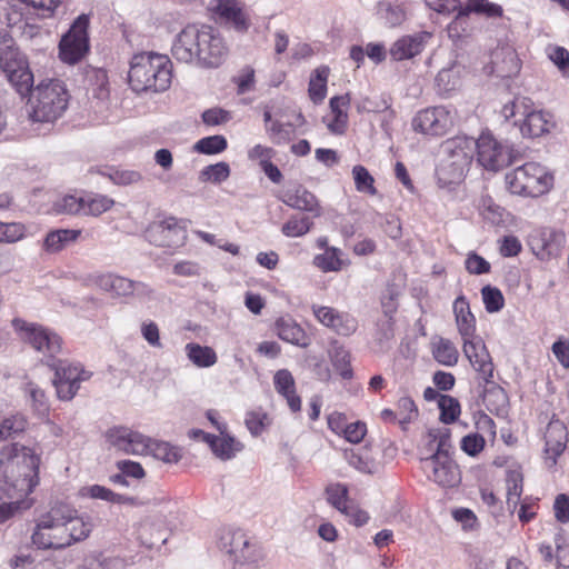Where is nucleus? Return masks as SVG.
<instances>
[{
    "label": "nucleus",
    "instance_id": "nucleus-1",
    "mask_svg": "<svg viewBox=\"0 0 569 569\" xmlns=\"http://www.w3.org/2000/svg\"><path fill=\"white\" fill-rule=\"evenodd\" d=\"M40 463L41 456L32 447L20 442L1 447L0 489L8 498L16 500L0 503V522L32 506L28 497L39 485Z\"/></svg>",
    "mask_w": 569,
    "mask_h": 569
},
{
    "label": "nucleus",
    "instance_id": "nucleus-2",
    "mask_svg": "<svg viewBox=\"0 0 569 569\" xmlns=\"http://www.w3.org/2000/svg\"><path fill=\"white\" fill-rule=\"evenodd\" d=\"M93 519L67 503H57L39 516L31 539L39 549H64L86 540Z\"/></svg>",
    "mask_w": 569,
    "mask_h": 569
},
{
    "label": "nucleus",
    "instance_id": "nucleus-3",
    "mask_svg": "<svg viewBox=\"0 0 569 569\" xmlns=\"http://www.w3.org/2000/svg\"><path fill=\"white\" fill-rule=\"evenodd\" d=\"M171 53L179 62L213 69L224 62L229 48L214 28L189 24L174 37Z\"/></svg>",
    "mask_w": 569,
    "mask_h": 569
},
{
    "label": "nucleus",
    "instance_id": "nucleus-4",
    "mask_svg": "<svg viewBox=\"0 0 569 569\" xmlns=\"http://www.w3.org/2000/svg\"><path fill=\"white\" fill-rule=\"evenodd\" d=\"M129 84L138 93H158L169 89L172 79V63L168 56L152 51L132 57Z\"/></svg>",
    "mask_w": 569,
    "mask_h": 569
},
{
    "label": "nucleus",
    "instance_id": "nucleus-5",
    "mask_svg": "<svg viewBox=\"0 0 569 569\" xmlns=\"http://www.w3.org/2000/svg\"><path fill=\"white\" fill-rule=\"evenodd\" d=\"M29 91L27 108L32 122L52 123L67 110L70 94L63 81L46 79Z\"/></svg>",
    "mask_w": 569,
    "mask_h": 569
},
{
    "label": "nucleus",
    "instance_id": "nucleus-6",
    "mask_svg": "<svg viewBox=\"0 0 569 569\" xmlns=\"http://www.w3.org/2000/svg\"><path fill=\"white\" fill-rule=\"evenodd\" d=\"M551 171L538 163L526 162L505 174L506 189L512 196L538 198L548 193L553 187Z\"/></svg>",
    "mask_w": 569,
    "mask_h": 569
},
{
    "label": "nucleus",
    "instance_id": "nucleus-7",
    "mask_svg": "<svg viewBox=\"0 0 569 569\" xmlns=\"http://www.w3.org/2000/svg\"><path fill=\"white\" fill-rule=\"evenodd\" d=\"M442 157L437 167V177L441 184H451L463 179L473 153L475 140L468 137H455L442 143Z\"/></svg>",
    "mask_w": 569,
    "mask_h": 569
},
{
    "label": "nucleus",
    "instance_id": "nucleus-8",
    "mask_svg": "<svg viewBox=\"0 0 569 569\" xmlns=\"http://www.w3.org/2000/svg\"><path fill=\"white\" fill-rule=\"evenodd\" d=\"M500 113L506 120L515 119L513 124L527 138L540 137L553 126L550 113L538 109L527 97L513 98L502 106Z\"/></svg>",
    "mask_w": 569,
    "mask_h": 569
},
{
    "label": "nucleus",
    "instance_id": "nucleus-9",
    "mask_svg": "<svg viewBox=\"0 0 569 569\" xmlns=\"http://www.w3.org/2000/svg\"><path fill=\"white\" fill-rule=\"evenodd\" d=\"M218 547L234 567L257 566L263 559L261 547L241 529H222L218 537Z\"/></svg>",
    "mask_w": 569,
    "mask_h": 569
},
{
    "label": "nucleus",
    "instance_id": "nucleus-10",
    "mask_svg": "<svg viewBox=\"0 0 569 569\" xmlns=\"http://www.w3.org/2000/svg\"><path fill=\"white\" fill-rule=\"evenodd\" d=\"M0 68L20 93L29 91L33 74L27 58L16 47L8 31H0Z\"/></svg>",
    "mask_w": 569,
    "mask_h": 569
},
{
    "label": "nucleus",
    "instance_id": "nucleus-11",
    "mask_svg": "<svg viewBox=\"0 0 569 569\" xmlns=\"http://www.w3.org/2000/svg\"><path fill=\"white\" fill-rule=\"evenodd\" d=\"M11 325L22 342L28 343L49 360H53L56 356L61 353L62 338L52 329L20 318L13 319Z\"/></svg>",
    "mask_w": 569,
    "mask_h": 569
},
{
    "label": "nucleus",
    "instance_id": "nucleus-12",
    "mask_svg": "<svg viewBox=\"0 0 569 569\" xmlns=\"http://www.w3.org/2000/svg\"><path fill=\"white\" fill-rule=\"evenodd\" d=\"M54 371L52 385L56 389L57 398L61 401L72 400L81 388L83 382L89 381L93 372L87 369L82 363L69 360H59L49 363Z\"/></svg>",
    "mask_w": 569,
    "mask_h": 569
},
{
    "label": "nucleus",
    "instance_id": "nucleus-13",
    "mask_svg": "<svg viewBox=\"0 0 569 569\" xmlns=\"http://www.w3.org/2000/svg\"><path fill=\"white\" fill-rule=\"evenodd\" d=\"M457 112L447 106L429 107L418 111L412 118L411 126L416 132L429 137L447 134L455 126Z\"/></svg>",
    "mask_w": 569,
    "mask_h": 569
},
{
    "label": "nucleus",
    "instance_id": "nucleus-14",
    "mask_svg": "<svg viewBox=\"0 0 569 569\" xmlns=\"http://www.w3.org/2000/svg\"><path fill=\"white\" fill-rule=\"evenodd\" d=\"M89 16L80 14L60 40L59 58L68 64L79 62L89 50Z\"/></svg>",
    "mask_w": 569,
    "mask_h": 569
},
{
    "label": "nucleus",
    "instance_id": "nucleus-15",
    "mask_svg": "<svg viewBox=\"0 0 569 569\" xmlns=\"http://www.w3.org/2000/svg\"><path fill=\"white\" fill-rule=\"evenodd\" d=\"M475 150L478 163L488 171L497 172L512 162L511 149L489 132L475 141Z\"/></svg>",
    "mask_w": 569,
    "mask_h": 569
},
{
    "label": "nucleus",
    "instance_id": "nucleus-16",
    "mask_svg": "<svg viewBox=\"0 0 569 569\" xmlns=\"http://www.w3.org/2000/svg\"><path fill=\"white\" fill-rule=\"evenodd\" d=\"M109 448L129 456H148L151 437L129 427L118 426L104 433Z\"/></svg>",
    "mask_w": 569,
    "mask_h": 569
},
{
    "label": "nucleus",
    "instance_id": "nucleus-17",
    "mask_svg": "<svg viewBox=\"0 0 569 569\" xmlns=\"http://www.w3.org/2000/svg\"><path fill=\"white\" fill-rule=\"evenodd\" d=\"M422 469L428 479L443 488H452L460 480V471L456 462L445 452H433L421 459Z\"/></svg>",
    "mask_w": 569,
    "mask_h": 569
},
{
    "label": "nucleus",
    "instance_id": "nucleus-18",
    "mask_svg": "<svg viewBox=\"0 0 569 569\" xmlns=\"http://www.w3.org/2000/svg\"><path fill=\"white\" fill-rule=\"evenodd\" d=\"M462 351L472 368L488 382L493 375V363L483 340L473 335L462 338Z\"/></svg>",
    "mask_w": 569,
    "mask_h": 569
},
{
    "label": "nucleus",
    "instance_id": "nucleus-19",
    "mask_svg": "<svg viewBox=\"0 0 569 569\" xmlns=\"http://www.w3.org/2000/svg\"><path fill=\"white\" fill-rule=\"evenodd\" d=\"M146 238L156 246L176 248L183 243L186 231L177 224L176 219L169 218L150 224Z\"/></svg>",
    "mask_w": 569,
    "mask_h": 569
},
{
    "label": "nucleus",
    "instance_id": "nucleus-20",
    "mask_svg": "<svg viewBox=\"0 0 569 569\" xmlns=\"http://www.w3.org/2000/svg\"><path fill=\"white\" fill-rule=\"evenodd\" d=\"M545 462L549 468L557 463L568 442L567 427L559 419H551L545 433Z\"/></svg>",
    "mask_w": 569,
    "mask_h": 569
},
{
    "label": "nucleus",
    "instance_id": "nucleus-21",
    "mask_svg": "<svg viewBox=\"0 0 569 569\" xmlns=\"http://www.w3.org/2000/svg\"><path fill=\"white\" fill-rule=\"evenodd\" d=\"M482 14L488 18H496L502 14L501 6L490 2L489 0H468L466 7L460 4L459 13L455 20L448 26V33L450 38H459V28L466 22L469 13Z\"/></svg>",
    "mask_w": 569,
    "mask_h": 569
},
{
    "label": "nucleus",
    "instance_id": "nucleus-22",
    "mask_svg": "<svg viewBox=\"0 0 569 569\" xmlns=\"http://www.w3.org/2000/svg\"><path fill=\"white\" fill-rule=\"evenodd\" d=\"M431 38L432 33L429 31L402 36L392 43L389 50L390 57L395 61L412 59L422 52Z\"/></svg>",
    "mask_w": 569,
    "mask_h": 569
},
{
    "label": "nucleus",
    "instance_id": "nucleus-23",
    "mask_svg": "<svg viewBox=\"0 0 569 569\" xmlns=\"http://www.w3.org/2000/svg\"><path fill=\"white\" fill-rule=\"evenodd\" d=\"M88 282L116 298L131 297L132 280L116 273H94L88 277Z\"/></svg>",
    "mask_w": 569,
    "mask_h": 569
},
{
    "label": "nucleus",
    "instance_id": "nucleus-24",
    "mask_svg": "<svg viewBox=\"0 0 569 569\" xmlns=\"http://www.w3.org/2000/svg\"><path fill=\"white\" fill-rule=\"evenodd\" d=\"M466 68L457 60L443 67L435 78V86L439 94L447 97L462 86Z\"/></svg>",
    "mask_w": 569,
    "mask_h": 569
},
{
    "label": "nucleus",
    "instance_id": "nucleus-25",
    "mask_svg": "<svg viewBox=\"0 0 569 569\" xmlns=\"http://www.w3.org/2000/svg\"><path fill=\"white\" fill-rule=\"evenodd\" d=\"M350 97L348 93L335 96L329 101L330 114L323 118L328 130L333 134H343L348 127V108Z\"/></svg>",
    "mask_w": 569,
    "mask_h": 569
},
{
    "label": "nucleus",
    "instance_id": "nucleus-26",
    "mask_svg": "<svg viewBox=\"0 0 569 569\" xmlns=\"http://www.w3.org/2000/svg\"><path fill=\"white\" fill-rule=\"evenodd\" d=\"M520 70V61L515 49L510 46L496 48L491 53V70L500 78H509L518 73Z\"/></svg>",
    "mask_w": 569,
    "mask_h": 569
},
{
    "label": "nucleus",
    "instance_id": "nucleus-27",
    "mask_svg": "<svg viewBox=\"0 0 569 569\" xmlns=\"http://www.w3.org/2000/svg\"><path fill=\"white\" fill-rule=\"evenodd\" d=\"M276 391L287 400L292 412L301 410V399L296 392V382L292 373L287 369H280L273 375Z\"/></svg>",
    "mask_w": 569,
    "mask_h": 569
},
{
    "label": "nucleus",
    "instance_id": "nucleus-28",
    "mask_svg": "<svg viewBox=\"0 0 569 569\" xmlns=\"http://www.w3.org/2000/svg\"><path fill=\"white\" fill-rule=\"evenodd\" d=\"M278 337L291 345L307 348L310 345V337L303 328L291 317H281L276 321Z\"/></svg>",
    "mask_w": 569,
    "mask_h": 569
},
{
    "label": "nucleus",
    "instance_id": "nucleus-29",
    "mask_svg": "<svg viewBox=\"0 0 569 569\" xmlns=\"http://www.w3.org/2000/svg\"><path fill=\"white\" fill-rule=\"evenodd\" d=\"M376 16L388 28L399 27L407 18L401 0H380L376 7Z\"/></svg>",
    "mask_w": 569,
    "mask_h": 569
},
{
    "label": "nucleus",
    "instance_id": "nucleus-30",
    "mask_svg": "<svg viewBox=\"0 0 569 569\" xmlns=\"http://www.w3.org/2000/svg\"><path fill=\"white\" fill-rule=\"evenodd\" d=\"M452 308L461 338L476 335V318L470 310L467 298L463 295L458 296L453 301Z\"/></svg>",
    "mask_w": 569,
    "mask_h": 569
},
{
    "label": "nucleus",
    "instance_id": "nucleus-31",
    "mask_svg": "<svg viewBox=\"0 0 569 569\" xmlns=\"http://www.w3.org/2000/svg\"><path fill=\"white\" fill-rule=\"evenodd\" d=\"M29 419L22 412H11L0 417V442L13 440L27 432Z\"/></svg>",
    "mask_w": 569,
    "mask_h": 569
},
{
    "label": "nucleus",
    "instance_id": "nucleus-32",
    "mask_svg": "<svg viewBox=\"0 0 569 569\" xmlns=\"http://www.w3.org/2000/svg\"><path fill=\"white\" fill-rule=\"evenodd\" d=\"M209 439V447L213 455L221 460H230L234 458L243 449V445L231 436L228 430L219 436H212Z\"/></svg>",
    "mask_w": 569,
    "mask_h": 569
},
{
    "label": "nucleus",
    "instance_id": "nucleus-33",
    "mask_svg": "<svg viewBox=\"0 0 569 569\" xmlns=\"http://www.w3.org/2000/svg\"><path fill=\"white\" fill-rule=\"evenodd\" d=\"M282 201L292 209L309 211L316 217L321 214V209L317 198L302 187H299L293 191L286 192Z\"/></svg>",
    "mask_w": 569,
    "mask_h": 569
},
{
    "label": "nucleus",
    "instance_id": "nucleus-34",
    "mask_svg": "<svg viewBox=\"0 0 569 569\" xmlns=\"http://www.w3.org/2000/svg\"><path fill=\"white\" fill-rule=\"evenodd\" d=\"M22 391L32 413L38 418L48 417L50 403L44 390L36 382L27 381L22 387Z\"/></svg>",
    "mask_w": 569,
    "mask_h": 569
},
{
    "label": "nucleus",
    "instance_id": "nucleus-35",
    "mask_svg": "<svg viewBox=\"0 0 569 569\" xmlns=\"http://www.w3.org/2000/svg\"><path fill=\"white\" fill-rule=\"evenodd\" d=\"M81 231L78 229H57L50 231L43 240V249L47 252L56 253L71 243H74L80 237Z\"/></svg>",
    "mask_w": 569,
    "mask_h": 569
},
{
    "label": "nucleus",
    "instance_id": "nucleus-36",
    "mask_svg": "<svg viewBox=\"0 0 569 569\" xmlns=\"http://www.w3.org/2000/svg\"><path fill=\"white\" fill-rule=\"evenodd\" d=\"M187 359L197 368H210L218 361V356L213 348L202 346L197 342H189L184 346Z\"/></svg>",
    "mask_w": 569,
    "mask_h": 569
},
{
    "label": "nucleus",
    "instance_id": "nucleus-37",
    "mask_svg": "<svg viewBox=\"0 0 569 569\" xmlns=\"http://www.w3.org/2000/svg\"><path fill=\"white\" fill-rule=\"evenodd\" d=\"M312 262L322 272H338L348 266L342 259V251L337 247L327 248L322 253L316 254Z\"/></svg>",
    "mask_w": 569,
    "mask_h": 569
},
{
    "label": "nucleus",
    "instance_id": "nucleus-38",
    "mask_svg": "<svg viewBox=\"0 0 569 569\" xmlns=\"http://www.w3.org/2000/svg\"><path fill=\"white\" fill-rule=\"evenodd\" d=\"M348 463L362 473L372 475L379 471L380 463L367 447L351 450L347 455Z\"/></svg>",
    "mask_w": 569,
    "mask_h": 569
},
{
    "label": "nucleus",
    "instance_id": "nucleus-39",
    "mask_svg": "<svg viewBox=\"0 0 569 569\" xmlns=\"http://www.w3.org/2000/svg\"><path fill=\"white\" fill-rule=\"evenodd\" d=\"M329 72L327 66H320L310 76L308 94L315 104H320L327 96Z\"/></svg>",
    "mask_w": 569,
    "mask_h": 569
},
{
    "label": "nucleus",
    "instance_id": "nucleus-40",
    "mask_svg": "<svg viewBox=\"0 0 569 569\" xmlns=\"http://www.w3.org/2000/svg\"><path fill=\"white\" fill-rule=\"evenodd\" d=\"M480 216L487 222L499 226L506 222L509 213L489 196H482L478 202Z\"/></svg>",
    "mask_w": 569,
    "mask_h": 569
},
{
    "label": "nucleus",
    "instance_id": "nucleus-41",
    "mask_svg": "<svg viewBox=\"0 0 569 569\" xmlns=\"http://www.w3.org/2000/svg\"><path fill=\"white\" fill-rule=\"evenodd\" d=\"M303 123V116L301 113H298L296 116L295 123H282L279 121H273L267 126L266 130L273 143L281 144L288 142L291 139V137L295 134L296 126H302Z\"/></svg>",
    "mask_w": 569,
    "mask_h": 569
},
{
    "label": "nucleus",
    "instance_id": "nucleus-42",
    "mask_svg": "<svg viewBox=\"0 0 569 569\" xmlns=\"http://www.w3.org/2000/svg\"><path fill=\"white\" fill-rule=\"evenodd\" d=\"M148 447V456L166 463H177L181 459L180 449L170 442L151 438Z\"/></svg>",
    "mask_w": 569,
    "mask_h": 569
},
{
    "label": "nucleus",
    "instance_id": "nucleus-43",
    "mask_svg": "<svg viewBox=\"0 0 569 569\" xmlns=\"http://www.w3.org/2000/svg\"><path fill=\"white\" fill-rule=\"evenodd\" d=\"M432 353L435 359L447 367H453L459 359L457 347L448 339H439L433 343Z\"/></svg>",
    "mask_w": 569,
    "mask_h": 569
},
{
    "label": "nucleus",
    "instance_id": "nucleus-44",
    "mask_svg": "<svg viewBox=\"0 0 569 569\" xmlns=\"http://www.w3.org/2000/svg\"><path fill=\"white\" fill-rule=\"evenodd\" d=\"M114 206V200L104 194H88L83 196V211L84 216L98 217L109 211Z\"/></svg>",
    "mask_w": 569,
    "mask_h": 569
},
{
    "label": "nucleus",
    "instance_id": "nucleus-45",
    "mask_svg": "<svg viewBox=\"0 0 569 569\" xmlns=\"http://www.w3.org/2000/svg\"><path fill=\"white\" fill-rule=\"evenodd\" d=\"M438 408L440 410L439 419L446 425L457 421L461 413V407L458 399L448 395H441L439 397Z\"/></svg>",
    "mask_w": 569,
    "mask_h": 569
},
{
    "label": "nucleus",
    "instance_id": "nucleus-46",
    "mask_svg": "<svg viewBox=\"0 0 569 569\" xmlns=\"http://www.w3.org/2000/svg\"><path fill=\"white\" fill-rule=\"evenodd\" d=\"M428 450L433 452L449 453L450 447V430L448 428H432L429 429L428 435Z\"/></svg>",
    "mask_w": 569,
    "mask_h": 569
},
{
    "label": "nucleus",
    "instance_id": "nucleus-47",
    "mask_svg": "<svg viewBox=\"0 0 569 569\" xmlns=\"http://www.w3.org/2000/svg\"><path fill=\"white\" fill-rule=\"evenodd\" d=\"M330 359L332 366L343 379L352 377V369L350 366V353L341 346H333L330 350Z\"/></svg>",
    "mask_w": 569,
    "mask_h": 569
},
{
    "label": "nucleus",
    "instance_id": "nucleus-48",
    "mask_svg": "<svg viewBox=\"0 0 569 569\" xmlns=\"http://www.w3.org/2000/svg\"><path fill=\"white\" fill-rule=\"evenodd\" d=\"M230 176V167L227 162L221 161L214 164L204 167L200 173L199 179L202 182L221 183Z\"/></svg>",
    "mask_w": 569,
    "mask_h": 569
},
{
    "label": "nucleus",
    "instance_id": "nucleus-49",
    "mask_svg": "<svg viewBox=\"0 0 569 569\" xmlns=\"http://www.w3.org/2000/svg\"><path fill=\"white\" fill-rule=\"evenodd\" d=\"M8 23L12 28L16 27L21 31L22 36L28 39L38 36L40 32V28L38 26L29 23L27 20L22 19V13L19 11L17 6H13L8 12Z\"/></svg>",
    "mask_w": 569,
    "mask_h": 569
},
{
    "label": "nucleus",
    "instance_id": "nucleus-50",
    "mask_svg": "<svg viewBox=\"0 0 569 569\" xmlns=\"http://www.w3.org/2000/svg\"><path fill=\"white\" fill-rule=\"evenodd\" d=\"M352 177L355 180L357 191L370 196H375L377 193V189L375 187V179L363 166H355L352 168Z\"/></svg>",
    "mask_w": 569,
    "mask_h": 569
},
{
    "label": "nucleus",
    "instance_id": "nucleus-51",
    "mask_svg": "<svg viewBox=\"0 0 569 569\" xmlns=\"http://www.w3.org/2000/svg\"><path fill=\"white\" fill-rule=\"evenodd\" d=\"M328 502L338 511H342L351 502L348 499V488L343 483H330L326 488Z\"/></svg>",
    "mask_w": 569,
    "mask_h": 569
},
{
    "label": "nucleus",
    "instance_id": "nucleus-52",
    "mask_svg": "<svg viewBox=\"0 0 569 569\" xmlns=\"http://www.w3.org/2000/svg\"><path fill=\"white\" fill-rule=\"evenodd\" d=\"M481 297L487 312H499L505 306V298L500 289L492 286H485L481 289Z\"/></svg>",
    "mask_w": 569,
    "mask_h": 569
},
{
    "label": "nucleus",
    "instance_id": "nucleus-53",
    "mask_svg": "<svg viewBox=\"0 0 569 569\" xmlns=\"http://www.w3.org/2000/svg\"><path fill=\"white\" fill-rule=\"evenodd\" d=\"M227 139L223 136H210L198 140L194 150L203 154H218L227 149Z\"/></svg>",
    "mask_w": 569,
    "mask_h": 569
},
{
    "label": "nucleus",
    "instance_id": "nucleus-54",
    "mask_svg": "<svg viewBox=\"0 0 569 569\" xmlns=\"http://www.w3.org/2000/svg\"><path fill=\"white\" fill-rule=\"evenodd\" d=\"M546 54L562 76H569V51L566 48L557 44H548L546 48Z\"/></svg>",
    "mask_w": 569,
    "mask_h": 569
},
{
    "label": "nucleus",
    "instance_id": "nucleus-55",
    "mask_svg": "<svg viewBox=\"0 0 569 569\" xmlns=\"http://www.w3.org/2000/svg\"><path fill=\"white\" fill-rule=\"evenodd\" d=\"M26 226L20 222L0 221V243H16L26 237Z\"/></svg>",
    "mask_w": 569,
    "mask_h": 569
},
{
    "label": "nucleus",
    "instance_id": "nucleus-56",
    "mask_svg": "<svg viewBox=\"0 0 569 569\" xmlns=\"http://www.w3.org/2000/svg\"><path fill=\"white\" fill-rule=\"evenodd\" d=\"M506 481L508 507L516 508L522 493V476L518 471H510Z\"/></svg>",
    "mask_w": 569,
    "mask_h": 569
},
{
    "label": "nucleus",
    "instance_id": "nucleus-57",
    "mask_svg": "<svg viewBox=\"0 0 569 569\" xmlns=\"http://www.w3.org/2000/svg\"><path fill=\"white\" fill-rule=\"evenodd\" d=\"M312 227V221L307 218L292 217L282 226V233L290 238L302 237L307 234Z\"/></svg>",
    "mask_w": 569,
    "mask_h": 569
},
{
    "label": "nucleus",
    "instance_id": "nucleus-58",
    "mask_svg": "<svg viewBox=\"0 0 569 569\" xmlns=\"http://www.w3.org/2000/svg\"><path fill=\"white\" fill-rule=\"evenodd\" d=\"M114 491L100 485L83 486L79 489V497L83 499L102 500L113 503Z\"/></svg>",
    "mask_w": 569,
    "mask_h": 569
},
{
    "label": "nucleus",
    "instance_id": "nucleus-59",
    "mask_svg": "<svg viewBox=\"0 0 569 569\" xmlns=\"http://www.w3.org/2000/svg\"><path fill=\"white\" fill-rule=\"evenodd\" d=\"M56 211L66 214H82L83 197L74 194L63 196L54 203Z\"/></svg>",
    "mask_w": 569,
    "mask_h": 569
},
{
    "label": "nucleus",
    "instance_id": "nucleus-60",
    "mask_svg": "<svg viewBox=\"0 0 569 569\" xmlns=\"http://www.w3.org/2000/svg\"><path fill=\"white\" fill-rule=\"evenodd\" d=\"M246 426L250 433L254 437L261 435L270 423L269 416L260 410H253L246 415Z\"/></svg>",
    "mask_w": 569,
    "mask_h": 569
},
{
    "label": "nucleus",
    "instance_id": "nucleus-61",
    "mask_svg": "<svg viewBox=\"0 0 569 569\" xmlns=\"http://www.w3.org/2000/svg\"><path fill=\"white\" fill-rule=\"evenodd\" d=\"M565 241V233L558 232L555 230H543L541 232V248L540 251L537 252L541 259L549 258L553 254V249L551 243L556 242L558 246H561Z\"/></svg>",
    "mask_w": 569,
    "mask_h": 569
},
{
    "label": "nucleus",
    "instance_id": "nucleus-62",
    "mask_svg": "<svg viewBox=\"0 0 569 569\" xmlns=\"http://www.w3.org/2000/svg\"><path fill=\"white\" fill-rule=\"evenodd\" d=\"M357 327L358 322L352 316L338 311L329 328L340 336H350L357 330Z\"/></svg>",
    "mask_w": 569,
    "mask_h": 569
},
{
    "label": "nucleus",
    "instance_id": "nucleus-63",
    "mask_svg": "<svg viewBox=\"0 0 569 569\" xmlns=\"http://www.w3.org/2000/svg\"><path fill=\"white\" fill-rule=\"evenodd\" d=\"M239 8L234 0H211L210 2V9L226 23L232 19Z\"/></svg>",
    "mask_w": 569,
    "mask_h": 569
},
{
    "label": "nucleus",
    "instance_id": "nucleus-64",
    "mask_svg": "<svg viewBox=\"0 0 569 569\" xmlns=\"http://www.w3.org/2000/svg\"><path fill=\"white\" fill-rule=\"evenodd\" d=\"M239 8L234 0H211L210 2V9L226 23L232 19Z\"/></svg>",
    "mask_w": 569,
    "mask_h": 569
}]
</instances>
